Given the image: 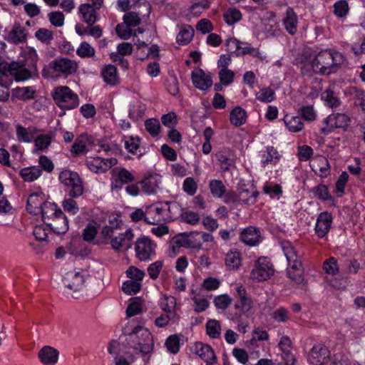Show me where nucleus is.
I'll use <instances>...</instances> for the list:
<instances>
[{
    "instance_id": "nucleus-1",
    "label": "nucleus",
    "mask_w": 365,
    "mask_h": 365,
    "mask_svg": "<svg viewBox=\"0 0 365 365\" xmlns=\"http://www.w3.org/2000/svg\"><path fill=\"white\" fill-rule=\"evenodd\" d=\"M123 334L127 336L128 345L143 355L150 354L153 350L154 341L150 331L140 325L135 327L131 331L125 328L123 329Z\"/></svg>"
},
{
    "instance_id": "nucleus-2",
    "label": "nucleus",
    "mask_w": 365,
    "mask_h": 365,
    "mask_svg": "<svg viewBox=\"0 0 365 365\" xmlns=\"http://www.w3.org/2000/svg\"><path fill=\"white\" fill-rule=\"evenodd\" d=\"M314 60L316 73L324 75L335 73L344 61L340 53L331 50L319 52Z\"/></svg>"
},
{
    "instance_id": "nucleus-3",
    "label": "nucleus",
    "mask_w": 365,
    "mask_h": 365,
    "mask_svg": "<svg viewBox=\"0 0 365 365\" xmlns=\"http://www.w3.org/2000/svg\"><path fill=\"white\" fill-rule=\"evenodd\" d=\"M281 247L288 262V277L296 282L302 279V262L295 248L289 241L281 242Z\"/></svg>"
},
{
    "instance_id": "nucleus-4",
    "label": "nucleus",
    "mask_w": 365,
    "mask_h": 365,
    "mask_svg": "<svg viewBox=\"0 0 365 365\" xmlns=\"http://www.w3.org/2000/svg\"><path fill=\"white\" fill-rule=\"evenodd\" d=\"M76 61L68 58H58L51 61L46 67L42 70V76L44 78H50L55 76H67L74 73L77 69Z\"/></svg>"
},
{
    "instance_id": "nucleus-5",
    "label": "nucleus",
    "mask_w": 365,
    "mask_h": 365,
    "mask_svg": "<svg viewBox=\"0 0 365 365\" xmlns=\"http://www.w3.org/2000/svg\"><path fill=\"white\" fill-rule=\"evenodd\" d=\"M56 103L63 109H73L78 106L79 98L68 86H59L53 93Z\"/></svg>"
},
{
    "instance_id": "nucleus-6",
    "label": "nucleus",
    "mask_w": 365,
    "mask_h": 365,
    "mask_svg": "<svg viewBox=\"0 0 365 365\" xmlns=\"http://www.w3.org/2000/svg\"><path fill=\"white\" fill-rule=\"evenodd\" d=\"M331 360V351L323 343L313 345L307 354V361L311 365H326Z\"/></svg>"
},
{
    "instance_id": "nucleus-7",
    "label": "nucleus",
    "mask_w": 365,
    "mask_h": 365,
    "mask_svg": "<svg viewBox=\"0 0 365 365\" xmlns=\"http://www.w3.org/2000/svg\"><path fill=\"white\" fill-rule=\"evenodd\" d=\"M166 204L159 202L147 207L145 222L150 225H158L170 221V217L166 212Z\"/></svg>"
},
{
    "instance_id": "nucleus-8",
    "label": "nucleus",
    "mask_w": 365,
    "mask_h": 365,
    "mask_svg": "<svg viewBox=\"0 0 365 365\" xmlns=\"http://www.w3.org/2000/svg\"><path fill=\"white\" fill-rule=\"evenodd\" d=\"M274 274L273 265L265 257H261L256 261L251 272V277L259 282L268 279Z\"/></svg>"
},
{
    "instance_id": "nucleus-9",
    "label": "nucleus",
    "mask_w": 365,
    "mask_h": 365,
    "mask_svg": "<svg viewBox=\"0 0 365 365\" xmlns=\"http://www.w3.org/2000/svg\"><path fill=\"white\" fill-rule=\"evenodd\" d=\"M7 71L16 81H25L31 77V72L26 68L24 62L12 61L9 64L1 63L0 71Z\"/></svg>"
},
{
    "instance_id": "nucleus-10",
    "label": "nucleus",
    "mask_w": 365,
    "mask_h": 365,
    "mask_svg": "<svg viewBox=\"0 0 365 365\" xmlns=\"http://www.w3.org/2000/svg\"><path fill=\"white\" fill-rule=\"evenodd\" d=\"M155 245L148 237L138 239L135 242V252L137 257L141 261H145L155 255Z\"/></svg>"
},
{
    "instance_id": "nucleus-11",
    "label": "nucleus",
    "mask_w": 365,
    "mask_h": 365,
    "mask_svg": "<svg viewBox=\"0 0 365 365\" xmlns=\"http://www.w3.org/2000/svg\"><path fill=\"white\" fill-rule=\"evenodd\" d=\"M195 232H182L176 235L171 240V245L173 246V250L175 252V250L179 249L180 247H185V248H197L201 247V243L200 242H196L192 240V237ZM196 235H199V232H195Z\"/></svg>"
},
{
    "instance_id": "nucleus-12",
    "label": "nucleus",
    "mask_w": 365,
    "mask_h": 365,
    "mask_svg": "<svg viewBox=\"0 0 365 365\" xmlns=\"http://www.w3.org/2000/svg\"><path fill=\"white\" fill-rule=\"evenodd\" d=\"M240 240L245 245L254 247L262 242V237L259 228L249 226L243 229L240 232Z\"/></svg>"
},
{
    "instance_id": "nucleus-13",
    "label": "nucleus",
    "mask_w": 365,
    "mask_h": 365,
    "mask_svg": "<svg viewBox=\"0 0 365 365\" xmlns=\"http://www.w3.org/2000/svg\"><path fill=\"white\" fill-rule=\"evenodd\" d=\"M332 221V215L328 212H322L318 215L314 230L316 235L319 238H323L328 234Z\"/></svg>"
},
{
    "instance_id": "nucleus-14",
    "label": "nucleus",
    "mask_w": 365,
    "mask_h": 365,
    "mask_svg": "<svg viewBox=\"0 0 365 365\" xmlns=\"http://www.w3.org/2000/svg\"><path fill=\"white\" fill-rule=\"evenodd\" d=\"M134 235L131 229H128L123 233H119L118 236L112 238L110 245L117 251L127 250L131 247V241Z\"/></svg>"
},
{
    "instance_id": "nucleus-15",
    "label": "nucleus",
    "mask_w": 365,
    "mask_h": 365,
    "mask_svg": "<svg viewBox=\"0 0 365 365\" xmlns=\"http://www.w3.org/2000/svg\"><path fill=\"white\" fill-rule=\"evenodd\" d=\"M46 202L45 195L42 192H33L28 197L26 210L31 214L38 215Z\"/></svg>"
},
{
    "instance_id": "nucleus-16",
    "label": "nucleus",
    "mask_w": 365,
    "mask_h": 365,
    "mask_svg": "<svg viewBox=\"0 0 365 365\" xmlns=\"http://www.w3.org/2000/svg\"><path fill=\"white\" fill-rule=\"evenodd\" d=\"M46 225L57 235L65 234L68 230V221L62 210H59L57 215Z\"/></svg>"
},
{
    "instance_id": "nucleus-17",
    "label": "nucleus",
    "mask_w": 365,
    "mask_h": 365,
    "mask_svg": "<svg viewBox=\"0 0 365 365\" xmlns=\"http://www.w3.org/2000/svg\"><path fill=\"white\" fill-rule=\"evenodd\" d=\"M58 351L50 346H44L38 354L40 361L44 365H55L58 360Z\"/></svg>"
},
{
    "instance_id": "nucleus-18",
    "label": "nucleus",
    "mask_w": 365,
    "mask_h": 365,
    "mask_svg": "<svg viewBox=\"0 0 365 365\" xmlns=\"http://www.w3.org/2000/svg\"><path fill=\"white\" fill-rule=\"evenodd\" d=\"M27 36L26 29L19 24H15L9 32L6 40L11 43L19 44L26 41Z\"/></svg>"
},
{
    "instance_id": "nucleus-19",
    "label": "nucleus",
    "mask_w": 365,
    "mask_h": 365,
    "mask_svg": "<svg viewBox=\"0 0 365 365\" xmlns=\"http://www.w3.org/2000/svg\"><path fill=\"white\" fill-rule=\"evenodd\" d=\"M192 81L197 88L202 91L207 90L212 85L211 76L206 74L202 69L192 71Z\"/></svg>"
},
{
    "instance_id": "nucleus-20",
    "label": "nucleus",
    "mask_w": 365,
    "mask_h": 365,
    "mask_svg": "<svg viewBox=\"0 0 365 365\" xmlns=\"http://www.w3.org/2000/svg\"><path fill=\"white\" fill-rule=\"evenodd\" d=\"M326 123L331 128H346L350 123V118L344 113H332L325 119Z\"/></svg>"
},
{
    "instance_id": "nucleus-21",
    "label": "nucleus",
    "mask_w": 365,
    "mask_h": 365,
    "mask_svg": "<svg viewBox=\"0 0 365 365\" xmlns=\"http://www.w3.org/2000/svg\"><path fill=\"white\" fill-rule=\"evenodd\" d=\"M216 158L221 169L225 172H228L235 168L233 155L230 150H220L216 154Z\"/></svg>"
},
{
    "instance_id": "nucleus-22",
    "label": "nucleus",
    "mask_w": 365,
    "mask_h": 365,
    "mask_svg": "<svg viewBox=\"0 0 365 365\" xmlns=\"http://www.w3.org/2000/svg\"><path fill=\"white\" fill-rule=\"evenodd\" d=\"M210 192L215 197H224L225 202H234L235 195L232 192H227L224 184H210Z\"/></svg>"
},
{
    "instance_id": "nucleus-23",
    "label": "nucleus",
    "mask_w": 365,
    "mask_h": 365,
    "mask_svg": "<svg viewBox=\"0 0 365 365\" xmlns=\"http://www.w3.org/2000/svg\"><path fill=\"white\" fill-rule=\"evenodd\" d=\"M195 353L198 355L205 361L210 360H217V357L212 347L202 342L195 344Z\"/></svg>"
},
{
    "instance_id": "nucleus-24",
    "label": "nucleus",
    "mask_w": 365,
    "mask_h": 365,
    "mask_svg": "<svg viewBox=\"0 0 365 365\" xmlns=\"http://www.w3.org/2000/svg\"><path fill=\"white\" fill-rule=\"evenodd\" d=\"M283 24L289 34L294 35L297 33L298 19L297 14L292 8H287L286 17L283 20Z\"/></svg>"
},
{
    "instance_id": "nucleus-25",
    "label": "nucleus",
    "mask_w": 365,
    "mask_h": 365,
    "mask_svg": "<svg viewBox=\"0 0 365 365\" xmlns=\"http://www.w3.org/2000/svg\"><path fill=\"white\" fill-rule=\"evenodd\" d=\"M16 129L18 140L24 143H31L38 132L35 127L24 128L21 125H17Z\"/></svg>"
},
{
    "instance_id": "nucleus-26",
    "label": "nucleus",
    "mask_w": 365,
    "mask_h": 365,
    "mask_svg": "<svg viewBox=\"0 0 365 365\" xmlns=\"http://www.w3.org/2000/svg\"><path fill=\"white\" fill-rule=\"evenodd\" d=\"M59 210H61L58 208L54 202L48 201L44 202L40 212V214H41L43 222L46 225L48 223V222H50L56 217V215H57Z\"/></svg>"
},
{
    "instance_id": "nucleus-27",
    "label": "nucleus",
    "mask_w": 365,
    "mask_h": 365,
    "mask_svg": "<svg viewBox=\"0 0 365 365\" xmlns=\"http://www.w3.org/2000/svg\"><path fill=\"white\" fill-rule=\"evenodd\" d=\"M96 10L90 4H81L79 7L83 20L89 26H93L96 21Z\"/></svg>"
},
{
    "instance_id": "nucleus-28",
    "label": "nucleus",
    "mask_w": 365,
    "mask_h": 365,
    "mask_svg": "<svg viewBox=\"0 0 365 365\" xmlns=\"http://www.w3.org/2000/svg\"><path fill=\"white\" fill-rule=\"evenodd\" d=\"M135 45L138 46V52L144 51V50L147 51V53L140 56V60L143 61L150 56H152V57L155 58H159V47L158 45L153 44L150 47H148L144 41H140L139 39L138 42L135 43Z\"/></svg>"
},
{
    "instance_id": "nucleus-29",
    "label": "nucleus",
    "mask_w": 365,
    "mask_h": 365,
    "mask_svg": "<svg viewBox=\"0 0 365 365\" xmlns=\"http://www.w3.org/2000/svg\"><path fill=\"white\" fill-rule=\"evenodd\" d=\"M86 143H91L92 138L87 135H81V138L76 139L71 146V153L73 156H78L86 151Z\"/></svg>"
},
{
    "instance_id": "nucleus-30",
    "label": "nucleus",
    "mask_w": 365,
    "mask_h": 365,
    "mask_svg": "<svg viewBox=\"0 0 365 365\" xmlns=\"http://www.w3.org/2000/svg\"><path fill=\"white\" fill-rule=\"evenodd\" d=\"M194 33V29L190 25H182L176 36V41L179 44H187L192 40Z\"/></svg>"
},
{
    "instance_id": "nucleus-31",
    "label": "nucleus",
    "mask_w": 365,
    "mask_h": 365,
    "mask_svg": "<svg viewBox=\"0 0 365 365\" xmlns=\"http://www.w3.org/2000/svg\"><path fill=\"white\" fill-rule=\"evenodd\" d=\"M102 76L104 81L108 84L115 86L118 83L117 69L113 65L106 66L102 71Z\"/></svg>"
},
{
    "instance_id": "nucleus-32",
    "label": "nucleus",
    "mask_w": 365,
    "mask_h": 365,
    "mask_svg": "<svg viewBox=\"0 0 365 365\" xmlns=\"http://www.w3.org/2000/svg\"><path fill=\"white\" fill-rule=\"evenodd\" d=\"M246 111L240 107L235 108L230 115V123L235 126H240L246 122Z\"/></svg>"
},
{
    "instance_id": "nucleus-33",
    "label": "nucleus",
    "mask_w": 365,
    "mask_h": 365,
    "mask_svg": "<svg viewBox=\"0 0 365 365\" xmlns=\"http://www.w3.org/2000/svg\"><path fill=\"white\" fill-rule=\"evenodd\" d=\"M225 264L230 269H236L241 264V255L237 251L230 250L225 257Z\"/></svg>"
},
{
    "instance_id": "nucleus-34",
    "label": "nucleus",
    "mask_w": 365,
    "mask_h": 365,
    "mask_svg": "<svg viewBox=\"0 0 365 365\" xmlns=\"http://www.w3.org/2000/svg\"><path fill=\"white\" fill-rule=\"evenodd\" d=\"M284 121L289 130L293 133L300 131L304 127L302 118L299 116L289 117L285 115Z\"/></svg>"
},
{
    "instance_id": "nucleus-35",
    "label": "nucleus",
    "mask_w": 365,
    "mask_h": 365,
    "mask_svg": "<svg viewBox=\"0 0 365 365\" xmlns=\"http://www.w3.org/2000/svg\"><path fill=\"white\" fill-rule=\"evenodd\" d=\"M206 333L212 339H217L221 334V326L216 319H209L206 323Z\"/></svg>"
},
{
    "instance_id": "nucleus-36",
    "label": "nucleus",
    "mask_w": 365,
    "mask_h": 365,
    "mask_svg": "<svg viewBox=\"0 0 365 365\" xmlns=\"http://www.w3.org/2000/svg\"><path fill=\"white\" fill-rule=\"evenodd\" d=\"M20 174L24 181H34L41 174V170L38 167L26 168L21 170Z\"/></svg>"
},
{
    "instance_id": "nucleus-37",
    "label": "nucleus",
    "mask_w": 365,
    "mask_h": 365,
    "mask_svg": "<svg viewBox=\"0 0 365 365\" xmlns=\"http://www.w3.org/2000/svg\"><path fill=\"white\" fill-rule=\"evenodd\" d=\"M279 155L278 152L273 147H267L266 153L262 155V163L263 166H267L269 164L274 165L278 159Z\"/></svg>"
},
{
    "instance_id": "nucleus-38",
    "label": "nucleus",
    "mask_w": 365,
    "mask_h": 365,
    "mask_svg": "<svg viewBox=\"0 0 365 365\" xmlns=\"http://www.w3.org/2000/svg\"><path fill=\"white\" fill-rule=\"evenodd\" d=\"M61 182H81L82 180L78 173L70 170H64L59 174Z\"/></svg>"
},
{
    "instance_id": "nucleus-39",
    "label": "nucleus",
    "mask_w": 365,
    "mask_h": 365,
    "mask_svg": "<svg viewBox=\"0 0 365 365\" xmlns=\"http://www.w3.org/2000/svg\"><path fill=\"white\" fill-rule=\"evenodd\" d=\"M35 37L43 44L49 45L53 39V32L47 29L41 28L36 31Z\"/></svg>"
},
{
    "instance_id": "nucleus-40",
    "label": "nucleus",
    "mask_w": 365,
    "mask_h": 365,
    "mask_svg": "<svg viewBox=\"0 0 365 365\" xmlns=\"http://www.w3.org/2000/svg\"><path fill=\"white\" fill-rule=\"evenodd\" d=\"M223 17L227 24L232 25L241 19L242 14L240 10L232 8L225 12Z\"/></svg>"
},
{
    "instance_id": "nucleus-41",
    "label": "nucleus",
    "mask_w": 365,
    "mask_h": 365,
    "mask_svg": "<svg viewBox=\"0 0 365 365\" xmlns=\"http://www.w3.org/2000/svg\"><path fill=\"white\" fill-rule=\"evenodd\" d=\"M160 307L166 314H176L173 309L175 307V299L173 297L165 296L160 299Z\"/></svg>"
},
{
    "instance_id": "nucleus-42",
    "label": "nucleus",
    "mask_w": 365,
    "mask_h": 365,
    "mask_svg": "<svg viewBox=\"0 0 365 365\" xmlns=\"http://www.w3.org/2000/svg\"><path fill=\"white\" fill-rule=\"evenodd\" d=\"M313 193L315 197L323 201L331 200V195L328 190V187L324 184H319L314 187Z\"/></svg>"
},
{
    "instance_id": "nucleus-43",
    "label": "nucleus",
    "mask_w": 365,
    "mask_h": 365,
    "mask_svg": "<svg viewBox=\"0 0 365 365\" xmlns=\"http://www.w3.org/2000/svg\"><path fill=\"white\" fill-rule=\"evenodd\" d=\"M256 98L262 102L270 103L274 100L275 93L269 88H264L257 93Z\"/></svg>"
},
{
    "instance_id": "nucleus-44",
    "label": "nucleus",
    "mask_w": 365,
    "mask_h": 365,
    "mask_svg": "<svg viewBox=\"0 0 365 365\" xmlns=\"http://www.w3.org/2000/svg\"><path fill=\"white\" fill-rule=\"evenodd\" d=\"M118 220L116 217L113 218V220H110V225H106L103 227L101 234L105 239H112L113 234L115 230H118Z\"/></svg>"
},
{
    "instance_id": "nucleus-45",
    "label": "nucleus",
    "mask_w": 365,
    "mask_h": 365,
    "mask_svg": "<svg viewBox=\"0 0 365 365\" xmlns=\"http://www.w3.org/2000/svg\"><path fill=\"white\" fill-rule=\"evenodd\" d=\"M141 289L140 282H138L133 280L125 281L122 286L123 292L128 295L135 294Z\"/></svg>"
},
{
    "instance_id": "nucleus-46",
    "label": "nucleus",
    "mask_w": 365,
    "mask_h": 365,
    "mask_svg": "<svg viewBox=\"0 0 365 365\" xmlns=\"http://www.w3.org/2000/svg\"><path fill=\"white\" fill-rule=\"evenodd\" d=\"M322 98L326 102V104L331 108H336L340 105V101L335 96L334 92L330 90H326L322 93Z\"/></svg>"
},
{
    "instance_id": "nucleus-47",
    "label": "nucleus",
    "mask_w": 365,
    "mask_h": 365,
    "mask_svg": "<svg viewBox=\"0 0 365 365\" xmlns=\"http://www.w3.org/2000/svg\"><path fill=\"white\" fill-rule=\"evenodd\" d=\"M53 138L52 134L40 135L34 140L35 146L38 150H43L48 148Z\"/></svg>"
},
{
    "instance_id": "nucleus-48",
    "label": "nucleus",
    "mask_w": 365,
    "mask_h": 365,
    "mask_svg": "<svg viewBox=\"0 0 365 365\" xmlns=\"http://www.w3.org/2000/svg\"><path fill=\"white\" fill-rule=\"evenodd\" d=\"M314 173L321 178H325L329 174V163L325 158L319 159V165L313 168Z\"/></svg>"
},
{
    "instance_id": "nucleus-49",
    "label": "nucleus",
    "mask_w": 365,
    "mask_h": 365,
    "mask_svg": "<svg viewBox=\"0 0 365 365\" xmlns=\"http://www.w3.org/2000/svg\"><path fill=\"white\" fill-rule=\"evenodd\" d=\"M235 307L239 309L240 314L247 315L252 307V302L250 297L240 299V303H236Z\"/></svg>"
},
{
    "instance_id": "nucleus-50",
    "label": "nucleus",
    "mask_w": 365,
    "mask_h": 365,
    "mask_svg": "<svg viewBox=\"0 0 365 365\" xmlns=\"http://www.w3.org/2000/svg\"><path fill=\"white\" fill-rule=\"evenodd\" d=\"M323 269L329 274L335 275L339 272L337 261L334 257H329L323 264Z\"/></svg>"
},
{
    "instance_id": "nucleus-51",
    "label": "nucleus",
    "mask_w": 365,
    "mask_h": 365,
    "mask_svg": "<svg viewBox=\"0 0 365 365\" xmlns=\"http://www.w3.org/2000/svg\"><path fill=\"white\" fill-rule=\"evenodd\" d=\"M165 204H166V212L170 217V220H173L178 214L180 215L182 212L180 205L176 202H165Z\"/></svg>"
},
{
    "instance_id": "nucleus-52",
    "label": "nucleus",
    "mask_w": 365,
    "mask_h": 365,
    "mask_svg": "<svg viewBox=\"0 0 365 365\" xmlns=\"http://www.w3.org/2000/svg\"><path fill=\"white\" fill-rule=\"evenodd\" d=\"M168 350L172 354H177L180 349V340L177 335L170 336L165 341Z\"/></svg>"
},
{
    "instance_id": "nucleus-53",
    "label": "nucleus",
    "mask_w": 365,
    "mask_h": 365,
    "mask_svg": "<svg viewBox=\"0 0 365 365\" xmlns=\"http://www.w3.org/2000/svg\"><path fill=\"white\" fill-rule=\"evenodd\" d=\"M126 274L130 280L140 282L143 280L145 272L135 267L131 266L127 269Z\"/></svg>"
},
{
    "instance_id": "nucleus-54",
    "label": "nucleus",
    "mask_w": 365,
    "mask_h": 365,
    "mask_svg": "<svg viewBox=\"0 0 365 365\" xmlns=\"http://www.w3.org/2000/svg\"><path fill=\"white\" fill-rule=\"evenodd\" d=\"M145 125L146 130L152 136H156L158 135L160 129V125L158 120L155 118L148 119L145 121Z\"/></svg>"
},
{
    "instance_id": "nucleus-55",
    "label": "nucleus",
    "mask_w": 365,
    "mask_h": 365,
    "mask_svg": "<svg viewBox=\"0 0 365 365\" xmlns=\"http://www.w3.org/2000/svg\"><path fill=\"white\" fill-rule=\"evenodd\" d=\"M76 53L81 57L88 58L95 54V50L89 43L83 42L77 49Z\"/></svg>"
},
{
    "instance_id": "nucleus-56",
    "label": "nucleus",
    "mask_w": 365,
    "mask_h": 365,
    "mask_svg": "<svg viewBox=\"0 0 365 365\" xmlns=\"http://www.w3.org/2000/svg\"><path fill=\"white\" fill-rule=\"evenodd\" d=\"M114 171L120 182H128L135 180L132 173L125 168H116Z\"/></svg>"
},
{
    "instance_id": "nucleus-57",
    "label": "nucleus",
    "mask_w": 365,
    "mask_h": 365,
    "mask_svg": "<svg viewBox=\"0 0 365 365\" xmlns=\"http://www.w3.org/2000/svg\"><path fill=\"white\" fill-rule=\"evenodd\" d=\"M84 284V277L79 272H76L73 277L71 283L66 285L69 289L76 292L82 289Z\"/></svg>"
},
{
    "instance_id": "nucleus-58",
    "label": "nucleus",
    "mask_w": 365,
    "mask_h": 365,
    "mask_svg": "<svg viewBox=\"0 0 365 365\" xmlns=\"http://www.w3.org/2000/svg\"><path fill=\"white\" fill-rule=\"evenodd\" d=\"M124 24L128 26L133 27L139 25L141 22V19L139 17L138 14L135 12H128L123 16Z\"/></svg>"
},
{
    "instance_id": "nucleus-59",
    "label": "nucleus",
    "mask_w": 365,
    "mask_h": 365,
    "mask_svg": "<svg viewBox=\"0 0 365 365\" xmlns=\"http://www.w3.org/2000/svg\"><path fill=\"white\" fill-rule=\"evenodd\" d=\"M349 11L348 4L346 1L341 0L337 1L334 5V13L339 17H344Z\"/></svg>"
},
{
    "instance_id": "nucleus-60",
    "label": "nucleus",
    "mask_w": 365,
    "mask_h": 365,
    "mask_svg": "<svg viewBox=\"0 0 365 365\" xmlns=\"http://www.w3.org/2000/svg\"><path fill=\"white\" fill-rule=\"evenodd\" d=\"M141 303L138 299H135V300L133 302L128 304L126 309V314L128 317H131L141 313Z\"/></svg>"
},
{
    "instance_id": "nucleus-61",
    "label": "nucleus",
    "mask_w": 365,
    "mask_h": 365,
    "mask_svg": "<svg viewBox=\"0 0 365 365\" xmlns=\"http://www.w3.org/2000/svg\"><path fill=\"white\" fill-rule=\"evenodd\" d=\"M234 76V73L227 68H222L219 72L220 81L225 86L230 84L233 81Z\"/></svg>"
},
{
    "instance_id": "nucleus-62",
    "label": "nucleus",
    "mask_w": 365,
    "mask_h": 365,
    "mask_svg": "<svg viewBox=\"0 0 365 365\" xmlns=\"http://www.w3.org/2000/svg\"><path fill=\"white\" fill-rule=\"evenodd\" d=\"M163 267V262L162 261H155L150 264L148 267V272L150 276V277L152 279H156L159 274L160 272V270Z\"/></svg>"
},
{
    "instance_id": "nucleus-63",
    "label": "nucleus",
    "mask_w": 365,
    "mask_h": 365,
    "mask_svg": "<svg viewBox=\"0 0 365 365\" xmlns=\"http://www.w3.org/2000/svg\"><path fill=\"white\" fill-rule=\"evenodd\" d=\"M115 31L118 36L122 39L127 40L132 36L130 26H128L125 24H118L115 28Z\"/></svg>"
},
{
    "instance_id": "nucleus-64",
    "label": "nucleus",
    "mask_w": 365,
    "mask_h": 365,
    "mask_svg": "<svg viewBox=\"0 0 365 365\" xmlns=\"http://www.w3.org/2000/svg\"><path fill=\"white\" fill-rule=\"evenodd\" d=\"M299 114L304 120L308 121L314 120L317 116L312 106L302 107L299 110Z\"/></svg>"
}]
</instances>
